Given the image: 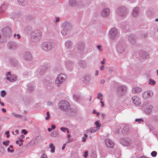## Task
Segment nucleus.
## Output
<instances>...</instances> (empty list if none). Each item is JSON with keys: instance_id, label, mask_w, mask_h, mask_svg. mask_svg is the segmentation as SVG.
Wrapping results in <instances>:
<instances>
[{"instance_id": "obj_1", "label": "nucleus", "mask_w": 158, "mask_h": 158, "mask_svg": "<svg viewBox=\"0 0 158 158\" xmlns=\"http://www.w3.org/2000/svg\"><path fill=\"white\" fill-rule=\"evenodd\" d=\"M58 106L60 110L65 112L69 111L70 109V103L68 101L65 100L60 101Z\"/></svg>"}, {"instance_id": "obj_2", "label": "nucleus", "mask_w": 158, "mask_h": 158, "mask_svg": "<svg viewBox=\"0 0 158 158\" xmlns=\"http://www.w3.org/2000/svg\"><path fill=\"white\" fill-rule=\"evenodd\" d=\"M55 46L54 42L46 41L43 43L41 45V48L44 51L48 52L52 50Z\"/></svg>"}, {"instance_id": "obj_3", "label": "nucleus", "mask_w": 158, "mask_h": 158, "mask_svg": "<svg viewBox=\"0 0 158 158\" xmlns=\"http://www.w3.org/2000/svg\"><path fill=\"white\" fill-rule=\"evenodd\" d=\"M117 14L121 17H125L128 13V10L127 7L122 6L118 7L116 10Z\"/></svg>"}, {"instance_id": "obj_4", "label": "nucleus", "mask_w": 158, "mask_h": 158, "mask_svg": "<svg viewBox=\"0 0 158 158\" xmlns=\"http://www.w3.org/2000/svg\"><path fill=\"white\" fill-rule=\"evenodd\" d=\"M41 35V33L40 31H35L31 35V40L35 42H36L40 39Z\"/></svg>"}, {"instance_id": "obj_5", "label": "nucleus", "mask_w": 158, "mask_h": 158, "mask_svg": "<svg viewBox=\"0 0 158 158\" xmlns=\"http://www.w3.org/2000/svg\"><path fill=\"white\" fill-rule=\"evenodd\" d=\"M120 141L121 144L123 145L128 146L130 149L135 145V143L134 142L128 140L127 139L121 138Z\"/></svg>"}, {"instance_id": "obj_6", "label": "nucleus", "mask_w": 158, "mask_h": 158, "mask_svg": "<svg viewBox=\"0 0 158 158\" xmlns=\"http://www.w3.org/2000/svg\"><path fill=\"white\" fill-rule=\"evenodd\" d=\"M126 48V45L125 42L123 41H119L117 45V50L118 52L120 53L123 52Z\"/></svg>"}, {"instance_id": "obj_7", "label": "nucleus", "mask_w": 158, "mask_h": 158, "mask_svg": "<svg viewBox=\"0 0 158 158\" xmlns=\"http://www.w3.org/2000/svg\"><path fill=\"white\" fill-rule=\"evenodd\" d=\"M66 76L65 74H60L57 76L56 80V83L58 86H60L65 80Z\"/></svg>"}, {"instance_id": "obj_8", "label": "nucleus", "mask_w": 158, "mask_h": 158, "mask_svg": "<svg viewBox=\"0 0 158 158\" xmlns=\"http://www.w3.org/2000/svg\"><path fill=\"white\" fill-rule=\"evenodd\" d=\"M118 34V31L116 28L114 27L111 29L109 32L110 39L114 40L116 38Z\"/></svg>"}, {"instance_id": "obj_9", "label": "nucleus", "mask_w": 158, "mask_h": 158, "mask_svg": "<svg viewBox=\"0 0 158 158\" xmlns=\"http://www.w3.org/2000/svg\"><path fill=\"white\" fill-rule=\"evenodd\" d=\"M22 55L23 59L25 60L30 61L32 59L31 54L28 51H26L23 52Z\"/></svg>"}, {"instance_id": "obj_10", "label": "nucleus", "mask_w": 158, "mask_h": 158, "mask_svg": "<svg viewBox=\"0 0 158 158\" xmlns=\"http://www.w3.org/2000/svg\"><path fill=\"white\" fill-rule=\"evenodd\" d=\"M127 88L124 85H121L118 87L117 93L120 95H122L125 93L127 91Z\"/></svg>"}, {"instance_id": "obj_11", "label": "nucleus", "mask_w": 158, "mask_h": 158, "mask_svg": "<svg viewBox=\"0 0 158 158\" xmlns=\"http://www.w3.org/2000/svg\"><path fill=\"white\" fill-rule=\"evenodd\" d=\"M140 13L139 7L136 6L133 8L132 11L131 15L134 18L137 17Z\"/></svg>"}, {"instance_id": "obj_12", "label": "nucleus", "mask_w": 158, "mask_h": 158, "mask_svg": "<svg viewBox=\"0 0 158 158\" xmlns=\"http://www.w3.org/2000/svg\"><path fill=\"white\" fill-rule=\"evenodd\" d=\"M6 79L11 82H13L16 81L17 79L15 75H11L10 72H8L6 74Z\"/></svg>"}, {"instance_id": "obj_13", "label": "nucleus", "mask_w": 158, "mask_h": 158, "mask_svg": "<svg viewBox=\"0 0 158 158\" xmlns=\"http://www.w3.org/2000/svg\"><path fill=\"white\" fill-rule=\"evenodd\" d=\"M133 103L136 105H139L141 103V101L140 99L136 96H135L131 98Z\"/></svg>"}, {"instance_id": "obj_14", "label": "nucleus", "mask_w": 158, "mask_h": 158, "mask_svg": "<svg viewBox=\"0 0 158 158\" xmlns=\"http://www.w3.org/2000/svg\"><path fill=\"white\" fill-rule=\"evenodd\" d=\"M91 76L89 74H86L83 77V81L86 84H89L91 83Z\"/></svg>"}, {"instance_id": "obj_15", "label": "nucleus", "mask_w": 158, "mask_h": 158, "mask_svg": "<svg viewBox=\"0 0 158 158\" xmlns=\"http://www.w3.org/2000/svg\"><path fill=\"white\" fill-rule=\"evenodd\" d=\"M2 31L3 34L6 36H10L11 34V30L8 27L3 29Z\"/></svg>"}, {"instance_id": "obj_16", "label": "nucleus", "mask_w": 158, "mask_h": 158, "mask_svg": "<svg viewBox=\"0 0 158 158\" xmlns=\"http://www.w3.org/2000/svg\"><path fill=\"white\" fill-rule=\"evenodd\" d=\"M72 27L71 24L68 22H64L62 25V28H64L68 30H70Z\"/></svg>"}, {"instance_id": "obj_17", "label": "nucleus", "mask_w": 158, "mask_h": 158, "mask_svg": "<svg viewBox=\"0 0 158 158\" xmlns=\"http://www.w3.org/2000/svg\"><path fill=\"white\" fill-rule=\"evenodd\" d=\"M153 95L152 91L148 90L145 91L143 94L142 95L144 98H147L151 97Z\"/></svg>"}, {"instance_id": "obj_18", "label": "nucleus", "mask_w": 158, "mask_h": 158, "mask_svg": "<svg viewBox=\"0 0 158 158\" xmlns=\"http://www.w3.org/2000/svg\"><path fill=\"white\" fill-rule=\"evenodd\" d=\"M110 14V10L108 8H106L104 9L101 12V15L103 17H107L109 16Z\"/></svg>"}, {"instance_id": "obj_19", "label": "nucleus", "mask_w": 158, "mask_h": 158, "mask_svg": "<svg viewBox=\"0 0 158 158\" xmlns=\"http://www.w3.org/2000/svg\"><path fill=\"white\" fill-rule=\"evenodd\" d=\"M8 46L9 49L11 50L15 49L17 48V45L14 42H10L8 43Z\"/></svg>"}, {"instance_id": "obj_20", "label": "nucleus", "mask_w": 158, "mask_h": 158, "mask_svg": "<svg viewBox=\"0 0 158 158\" xmlns=\"http://www.w3.org/2000/svg\"><path fill=\"white\" fill-rule=\"evenodd\" d=\"M85 44L83 41L79 42L77 45V49L78 51H83L85 48Z\"/></svg>"}, {"instance_id": "obj_21", "label": "nucleus", "mask_w": 158, "mask_h": 158, "mask_svg": "<svg viewBox=\"0 0 158 158\" xmlns=\"http://www.w3.org/2000/svg\"><path fill=\"white\" fill-rule=\"evenodd\" d=\"M105 143L106 146L108 147L113 148L114 146V143L112 140L107 139L105 140Z\"/></svg>"}, {"instance_id": "obj_22", "label": "nucleus", "mask_w": 158, "mask_h": 158, "mask_svg": "<svg viewBox=\"0 0 158 158\" xmlns=\"http://www.w3.org/2000/svg\"><path fill=\"white\" fill-rule=\"evenodd\" d=\"M73 98L75 101L79 102L81 101L82 97L80 94H77L73 95Z\"/></svg>"}, {"instance_id": "obj_23", "label": "nucleus", "mask_w": 158, "mask_h": 158, "mask_svg": "<svg viewBox=\"0 0 158 158\" xmlns=\"http://www.w3.org/2000/svg\"><path fill=\"white\" fill-rule=\"evenodd\" d=\"M140 56L143 59H148L149 58L148 53L144 51H142L141 53L140 54Z\"/></svg>"}, {"instance_id": "obj_24", "label": "nucleus", "mask_w": 158, "mask_h": 158, "mask_svg": "<svg viewBox=\"0 0 158 158\" xmlns=\"http://www.w3.org/2000/svg\"><path fill=\"white\" fill-rule=\"evenodd\" d=\"M66 66L68 69L71 70L73 68V62L70 60H68L66 61Z\"/></svg>"}, {"instance_id": "obj_25", "label": "nucleus", "mask_w": 158, "mask_h": 158, "mask_svg": "<svg viewBox=\"0 0 158 158\" xmlns=\"http://www.w3.org/2000/svg\"><path fill=\"white\" fill-rule=\"evenodd\" d=\"M152 106L151 105H148L144 109V111L146 113L148 114H150L152 111Z\"/></svg>"}, {"instance_id": "obj_26", "label": "nucleus", "mask_w": 158, "mask_h": 158, "mask_svg": "<svg viewBox=\"0 0 158 158\" xmlns=\"http://www.w3.org/2000/svg\"><path fill=\"white\" fill-rule=\"evenodd\" d=\"M78 2L76 0H69V4L71 7H74L77 5Z\"/></svg>"}, {"instance_id": "obj_27", "label": "nucleus", "mask_w": 158, "mask_h": 158, "mask_svg": "<svg viewBox=\"0 0 158 158\" xmlns=\"http://www.w3.org/2000/svg\"><path fill=\"white\" fill-rule=\"evenodd\" d=\"M128 40L132 44H135V39L133 35H130L128 37Z\"/></svg>"}, {"instance_id": "obj_28", "label": "nucleus", "mask_w": 158, "mask_h": 158, "mask_svg": "<svg viewBox=\"0 0 158 158\" xmlns=\"http://www.w3.org/2000/svg\"><path fill=\"white\" fill-rule=\"evenodd\" d=\"M79 66L81 68H85L87 66L86 61L84 60H80L78 62Z\"/></svg>"}, {"instance_id": "obj_29", "label": "nucleus", "mask_w": 158, "mask_h": 158, "mask_svg": "<svg viewBox=\"0 0 158 158\" xmlns=\"http://www.w3.org/2000/svg\"><path fill=\"white\" fill-rule=\"evenodd\" d=\"M6 7V5L4 4L0 5V18L1 15L3 14L4 11Z\"/></svg>"}, {"instance_id": "obj_30", "label": "nucleus", "mask_w": 158, "mask_h": 158, "mask_svg": "<svg viewBox=\"0 0 158 158\" xmlns=\"http://www.w3.org/2000/svg\"><path fill=\"white\" fill-rule=\"evenodd\" d=\"M142 91L141 88L138 87H135L133 88L132 92L133 93H138L141 92Z\"/></svg>"}, {"instance_id": "obj_31", "label": "nucleus", "mask_w": 158, "mask_h": 158, "mask_svg": "<svg viewBox=\"0 0 158 158\" xmlns=\"http://www.w3.org/2000/svg\"><path fill=\"white\" fill-rule=\"evenodd\" d=\"M65 45L66 48H70L72 45V43L71 41L68 40L65 42Z\"/></svg>"}, {"instance_id": "obj_32", "label": "nucleus", "mask_w": 158, "mask_h": 158, "mask_svg": "<svg viewBox=\"0 0 158 158\" xmlns=\"http://www.w3.org/2000/svg\"><path fill=\"white\" fill-rule=\"evenodd\" d=\"M121 27L123 29L128 30L129 27V26L127 23H124L121 25Z\"/></svg>"}, {"instance_id": "obj_33", "label": "nucleus", "mask_w": 158, "mask_h": 158, "mask_svg": "<svg viewBox=\"0 0 158 158\" xmlns=\"http://www.w3.org/2000/svg\"><path fill=\"white\" fill-rule=\"evenodd\" d=\"M49 147L51 148L50 151L52 153H54L55 152L56 148L55 146L52 143H51L49 144Z\"/></svg>"}, {"instance_id": "obj_34", "label": "nucleus", "mask_w": 158, "mask_h": 158, "mask_svg": "<svg viewBox=\"0 0 158 158\" xmlns=\"http://www.w3.org/2000/svg\"><path fill=\"white\" fill-rule=\"evenodd\" d=\"M58 131L55 130L52 132L51 135V136L52 137H56L58 136Z\"/></svg>"}, {"instance_id": "obj_35", "label": "nucleus", "mask_w": 158, "mask_h": 158, "mask_svg": "<svg viewBox=\"0 0 158 158\" xmlns=\"http://www.w3.org/2000/svg\"><path fill=\"white\" fill-rule=\"evenodd\" d=\"M34 86L32 85L29 84L27 85V90L29 92H31L33 91Z\"/></svg>"}, {"instance_id": "obj_36", "label": "nucleus", "mask_w": 158, "mask_h": 158, "mask_svg": "<svg viewBox=\"0 0 158 158\" xmlns=\"http://www.w3.org/2000/svg\"><path fill=\"white\" fill-rule=\"evenodd\" d=\"M62 29L61 31V34L63 35H66L69 31L68 30L64 29V28H62Z\"/></svg>"}, {"instance_id": "obj_37", "label": "nucleus", "mask_w": 158, "mask_h": 158, "mask_svg": "<svg viewBox=\"0 0 158 158\" xmlns=\"http://www.w3.org/2000/svg\"><path fill=\"white\" fill-rule=\"evenodd\" d=\"M19 4L22 6H24L27 3V0H18Z\"/></svg>"}, {"instance_id": "obj_38", "label": "nucleus", "mask_w": 158, "mask_h": 158, "mask_svg": "<svg viewBox=\"0 0 158 158\" xmlns=\"http://www.w3.org/2000/svg\"><path fill=\"white\" fill-rule=\"evenodd\" d=\"M95 124L96 126V127L98 129H99L101 127V124L99 123L98 121H97L95 122Z\"/></svg>"}, {"instance_id": "obj_39", "label": "nucleus", "mask_w": 158, "mask_h": 158, "mask_svg": "<svg viewBox=\"0 0 158 158\" xmlns=\"http://www.w3.org/2000/svg\"><path fill=\"white\" fill-rule=\"evenodd\" d=\"M156 83V82L153 80L150 79L149 80V82L148 84L151 85H154Z\"/></svg>"}, {"instance_id": "obj_40", "label": "nucleus", "mask_w": 158, "mask_h": 158, "mask_svg": "<svg viewBox=\"0 0 158 158\" xmlns=\"http://www.w3.org/2000/svg\"><path fill=\"white\" fill-rule=\"evenodd\" d=\"M6 92L4 90H2L1 91L0 93V95L2 97H4L6 95Z\"/></svg>"}, {"instance_id": "obj_41", "label": "nucleus", "mask_w": 158, "mask_h": 158, "mask_svg": "<svg viewBox=\"0 0 158 158\" xmlns=\"http://www.w3.org/2000/svg\"><path fill=\"white\" fill-rule=\"evenodd\" d=\"M34 144H35V143L34 142H32V141H31L30 142L26 144L25 146L27 147H28L30 146H32Z\"/></svg>"}, {"instance_id": "obj_42", "label": "nucleus", "mask_w": 158, "mask_h": 158, "mask_svg": "<svg viewBox=\"0 0 158 158\" xmlns=\"http://www.w3.org/2000/svg\"><path fill=\"white\" fill-rule=\"evenodd\" d=\"M91 130V133H94L97 131L98 129L96 127H93L90 128Z\"/></svg>"}, {"instance_id": "obj_43", "label": "nucleus", "mask_w": 158, "mask_h": 158, "mask_svg": "<svg viewBox=\"0 0 158 158\" xmlns=\"http://www.w3.org/2000/svg\"><path fill=\"white\" fill-rule=\"evenodd\" d=\"M12 114L13 115H14V116H15L17 118H22V116L21 115H20L18 114H17L15 113H12Z\"/></svg>"}, {"instance_id": "obj_44", "label": "nucleus", "mask_w": 158, "mask_h": 158, "mask_svg": "<svg viewBox=\"0 0 158 158\" xmlns=\"http://www.w3.org/2000/svg\"><path fill=\"white\" fill-rule=\"evenodd\" d=\"M10 143V141L9 140H7L6 141H3L2 143V144L3 145L5 146H7Z\"/></svg>"}, {"instance_id": "obj_45", "label": "nucleus", "mask_w": 158, "mask_h": 158, "mask_svg": "<svg viewBox=\"0 0 158 158\" xmlns=\"http://www.w3.org/2000/svg\"><path fill=\"white\" fill-rule=\"evenodd\" d=\"M157 155V152L156 151H153L151 153L152 156L153 157H156Z\"/></svg>"}, {"instance_id": "obj_46", "label": "nucleus", "mask_w": 158, "mask_h": 158, "mask_svg": "<svg viewBox=\"0 0 158 158\" xmlns=\"http://www.w3.org/2000/svg\"><path fill=\"white\" fill-rule=\"evenodd\" d=\"M129 131L128 127L127 125L125 126L123 128V131H126V132H127Z\"/></svg>"}, {"instance_id": "obj_47", "label": "nucleus", "mask_w": 158, "mask_h": 158, "mask_svg": "<svg viewBox=\"0 0 158 158\" xmlns=\"http://www.w3.org/2000/svg\"><path fill=\"white\" fill-rule=\"evenodd\" d=\"M88 136V135L86 134H85L84 135L82 138V141L83 142H85L86 140V138Z\"/></svg>"}, {"instance_id": "obj_48", "label": "nucleus", "mask_w": 158, "mask_h": 158, "mask_svg": "<svg viewBox=\"0 0 158 158\" xmlns=\"http://www.w3.org/2000/svg\"><path fill=\"white\" fill-rule=\"evenodd\" d=\"M135 121L137 122L138 123H140L141 122H143V120L141 118L136 119L135 120Z\"/></svg>"}, {"instance_id": "obj_49", "label": "nucleus", "mask_w": 158, "mask_h": 158, "mask_svg": "<svg viewBox=\"0 0 158 158\" xmlns=\"http://www.w3.org/2000/svg\"><path fill=\"white\" fill-rule=\"evenodd\" d=\"M50 118V114L49 112H47V116L45 117V119L46 120H48Z\"/></svg>"}, {"instance_id": "obj_50", "label": "nucleus", "mask_w": 158, "mask_h": 158, "mask_svg": "<svg viewBox=\"0 0 158 158\" xmlns=\"http://www.w3.org/2000/svg\"><path fill=\"white\" fill-rule=\"evenodd\" d=\"M46 69L44 68H42L40 70V73L42 74L45 71Z\"/></svg>"}, {"instance_id": "obj_51", "label": "nucleus", "mask_w": 158, "mask_h": 158, "mask_svg": "<svg viewBox=\"0 0 158 158\" xmlns=\"http://www.w3.org/2000/svg\"><path fill=\"white\" fill-rule=\"evenodd\" d=\"M60 129L61 131L65 132L66 130H67V128L64 127H61L60 128Z\"/></svg>"}, {"instance_id": "obj_52", "label": "nucleus", "mask_w": 158, "mask_h": 158, "mask_svg": "<svg viewBox=\"0 0 158 158\" xmlns=\"http://www.w3.org/2000/svg\"><path fill=\"white\" fill-rule=\"evenodd\" d=\"M55 23H56L58 22L60 20V18L59 17H55Z\"/></svg>"}, {"instance_id": "obj_53", "label": "nucleus", "mask_w": 158, "mask_h": 158, "mask_svg": "<svg viewBox=\"0 0 158 158\" xmlns=\"http://www.w3.org/2000/svg\"><path fill=\"white\" fill-rule=\"evenodd\" d=\"M88 155V151H85V152L83 156L85 158H86L87 157Z\"/></svg>"}, {"instance_id": "obj_54", "label": "nucleus", "mask_w": 158, "mask_h": 158, "mask_svg": "<svg viewBox=\"0 0 158 158\" xmlns=\"http://www.w3.org/2000/svg\"><path fill=\"white\" fill-rule=\"evenodd\" d=\"M44 85L46 86H48L50 84V82L49 81L46 80V81L44 83Z\"/></svg>"}, {"instance_id": "obj_55", "label": "nucleus", "mask_w": 158, "mask_h": 158, "mask_svg": "<svg viewBox=\"0 0 158 158\" xmlns=\"http://www.w3.org/2000/svg\"><path fill=\"white\" fill-rule=\"evenodd\" d=\"M102 97V94L100 93H98V96H97V98L98 99H99L101 97Z\"/></svg>"}, {"instance_id": "obj_56", "label": "nucleus", "mask_w": 158, "mask_h": 158, "mask_svg": "<svg viewBox=\"0 0 158 158\" xmlns=\"http://www.w3.org/2000/svg\"><path fill=\"white\" fill-rule=\"evenodd\" d=\"M9 131H7L5 133V134L6 135V137L7 138H8L10 137V135H9Z\"/></svg>"}, {"instance_id": "obj_57", "label": "nucleus", "mask_w": 158, "mask_h": 158, "mask_svg": "<svg viewBox=\"0 0 158 158\" xmlns=\"http://www.w3.org/2000/svg\"><path fill=\"white\" fill-rule=\"evenodd\" d=\"M19 142H21L19 144V146H21L23 145V140L22 139H20L19 140Z\"/></svg>"}, {"instance_id": "obj_58", "label": "nucleus", "mask_w": 158, "mask_h": 158, "mask_svg": "<svg viewBox=\"0 0 158 158\" xmlns=\"http://www.w3.org/2000/svg\"><path fill=\"white\" fill-rule=\"evenodd\" d=\"M40 158H47V156L46 154H43L41 156Z\"/></svg>"}, {"instance_id": "obj_59", "label": "nucleus", "mask_w": 158, "mask_h": 158, "mask_svg": "<svg viewBox=\"0 0 158 158\" xmlns=\"http://www.w3.org/2000/svg\"><path fill=\"white\" fill-rule=\"evenodd\" d=\"M22 133L24 135H26L27 134V132L25 129H23L22 130Z\"/></svg>"}, {"instance_id": "obj_60", "label": "nucleus", "mask_w": 158, "mask_h": 158, "mask_svg": "<svg viewBox=\"0 0 158 158\" xmlns=\"http://www.w3.org/2000/svg\"><path fill=\"white\" fill-rule=\"evenodd\" d=\"M7 151L8 152H11V153L12 152H14V150L13 149L10 150V148H7Z\"/></svg>"}, {"instance_id": "obj_61", "label": "nucleus", "mask_w": 158, "mask_h": 158, "mask_svg": "<svg viewBox=\"0 0 158 158\" xmlns=\"http://www.w3.org/2000/svg\"><path fill=\"white\" fill-rule=\"evenodd\" d=\"M56 128V126L54 124H53L52 126V127H51V130H53L55 129Z\"/></svg>"}, {"instance_id": "obj_62", "label": "nucleus", "mask_w": 158, "mask_h": 158, "mask_svg": "<svg viewBox=\"0 0 158 158\" xmlns=\"http://www.w3.org/2000/svg\"><path fill=\"white\" fill-rule=\"evenodd\" d=\"M3 119L4 120H8L10 119V118L6 116H4L3 117Z\"/></svg>"}, {"instance_id": "obj_63", "label": "nucleus", "mask_w": 158, "mask_h": 158, "mask_svg": "<svg viewBox=\"0 0 158 158\" xmlns=\"http://www.w3.org/2000/svg\"><path fill=\"white\" fill-rule=\"evenodd\" d=\"M91 130L90 129V128L89 129H88L86 131V132L87 133H91Z\"/></svg>"}, {"instance_id": "obj_64", "label": "nucleus", "mask_w": 158, "mask_h": 158, "mask_svg": "<svg viewBox=\"0 0 158 158\" xmlns=\"http://www.w3.org/2000/svg\"><path fill=\"white\" fill-rule=\"evenodd\" d=\"M104 82H105V80H104L102 79L100 80V83L101 84H103L104 83Z\"/></svg>"}]
</instances>
